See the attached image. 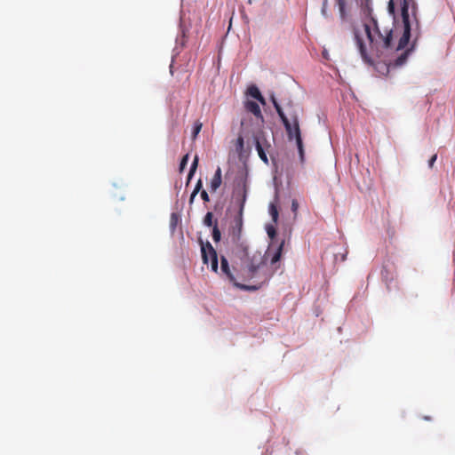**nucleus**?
<instances>
[{"instance_id":"nucleus-27","label":"nucleus","mask_w":455,"mask_h":455,"mask_svg":"<svg viewBox=\"0 0 455 455\" xmlns=\"http://www.w3.org/2000/svg\"><path fill=\"white\" fill-rule=\"evenodd\" d=\"M267 233H268L269 236H272L275 234V230L274 229H271V230L268 229Z\"/></svg>"},{"instance_id":"nucleus-25","label":"nucleus","mask_w":455,"mask_h":455,"mask_svg":"<svg viewBox=\"0 0 455 455\" xmlns=\"http://www.w3.org/2000/svg\"><path fill=\"white\" fill-rule=\"evenodd\" d=\"M436 159H437V155H436V154H435V155H433V156H431V158H430V159H429V161H428V166H429V168H433L434 164H435V162L436 161Z\"/></svg>"},{"instance_id":"nucleus-18","label":"nucleus","mask_w":455,"mask_h":455,"mask_svg":"<svg viewBox=\"0 0 455 455\" xmlns=\"http://www.w3.org/2000/svg\"><path fill=\"white\" fill-rule=\"evenodd\" d=\"M198 156H196L195 158H194V161L191 164V167H190V171H189V173H188V180L191 179V177L193 176V174L195 173L196 168H197V165H198Z\"/></svg>"},{"instance_id":"nucleus-1","label":"nucleus","mask_w":455,"mask_h":455,"mask_svg":"<svg viewBox=\"0 0 455 455\" xmlns=\"http://www.w3.org/2000/svg\"><path fill=\"white\" fill-rule=\"evenodd\" d=\"M401 7V15L403 24V31L399 38L396 46L393 44L394 31L392 29L384 30L381 32L377 20L373 18L371 19V25L364 23V32L372 51L379 52L381 50L401 51L406 48L411 38V24L409 8L411 7L412 13L415 16L416 3L414 0H389L387 10L390 15L395 19V6Z\"/></svg>"},{"instance_id":"nucleus-22","label":"nucleus","mask_w":455,"mask_h":455,"mask_svg":"<svg viewBox=\"0 0 455 455\" xmlns=\"http://www.w3.org/2000/svg\"><path fill=\"white\" fill-rule=\"evenodd\" d=\"M243 148V138L242 136H239L236 140V148L238 150H242Z\"/></svg>"},{"instance_id":"nucleus-8","label":"nucleus","mask_w":455,"mask_h":455,"mask_svg":"<svg viewBox=\"0 0 455 455\" xmlns=\"http://www.w3.org/2000/svg\"><path fill=\"white\" fill-rule=\"evenodd\" d=\"M412 48L413 45L411 46V49L404 50L392 63L389 64V66H393L395 68L403 66L406 62L408 55L410 52L412 50Z\"/></svg>"},{"instance_id":"nucleus-4","label":"nucleus","mask_w":455,"mask_h":455,"mask_svg":"<svg viewBox=\"0 0 455 455\" xmlns=\"http://www.w3.org/2000/svg\"><path fill=\"white\" fill-rule=\"evenodd\" d=\"M201 252L203 262L206 265L210 264L212 271H218V255L215 249L212 247L210 242L205 243L200 240Z\"/></svg>"},{"instance_id":"nucleus-3","label":"nucleus","mask_w":455,"mask_h":455,"mask_svg":"<svg viewBox=\"0 0 455 455\" xmlns=\"http://www.w3.org/2000/svg\"><path fill=\"white\" fill-rule=\"evenodd\" d=\"M271 101H272L275 109L276 110L279 117L281 118V120L285 127V130H286L289 139L291 140L292 136L294 134L295 140H296V144H297L299 153V157H300L301 162H303L304 161V149H303V143H302V139H301L300 130H299V116H298L297 113L293 112V113L290 114L291 119L292 121V124H291V123L290 122L288 117L285 116L283 108H281L280 104L277 102V100L274 95L271 96Z\"/></svg>"},{"instance_id":"nucleus-13","label":"nucleus","mask_w":455,"mask_h":455,"mask_svg":"<svg viewBox=\"0 0 455 455\" xmlns=\"http://www.w3.org/2000/svg\"><path fill=\"white\" fill-rule=\"evenodd\" d=\"M256 150L259 158L266 164H268V159L267 156V150H263L262 145L259 142L256 143Z\"/></svg>"},{"instance_id":"nucleus-16","label":"nucleus","mask_w":455,"mask_h":455,"mask_svg":"<svg viewBox=\"0 0 455 455\" xmlns=\"http://www.w3.org/2000/svg\"><path fill=\"white\" fill-rule=\"evenodd\" d=\"M202 188H203L202 180H198V181L196 184L195 189H194V191L191 194V196H190V199H189V203L190 204L193 202L195 196L202 189Z\"/></svg>"},{"instance_id":"nucleus-5","label":"nucleus","mask_w":455,"mask_h":455,"mask_svg":"<svg viewBox=\"0 0 455 455\" xmlns=\"http://www.w3.org/2000/svg\"><path fill=\"white\" fill-rule=\"evenodd\" d=\"M220 270L222 272L223 275H226V277L231 282L234 283L235 286L236 287H239L241 289H243V290H255L256 287H249L247 285H243V284H240L238 283L235 282V275H233V273L231 272L230 270V267H229V264H228V259L225 258V257H221L220 259Z\"/></svg>"},{"instance_id":"nucleus-17","label":"nucleus","mask_w":455,"mask_h":455,"mask_svg":"<svg viewBox=\"0 0 455 455\" xmlns=\"http://www.w3.org/2000/svg\"><path fill=\"white\" fill-rule=\"evenodd\" d=\"M220 238H221L220 231L218 228V226L215 224L212 228V239L214 242L218 243V242H220Z\"/></svg>"},{"instance_id":"nucleus-11","label":"nucleus","mask_w":455,"mask_h":455,"mask_svg":"<svg viewBox=\"0 0 455 455\" xmlns=\"http://www.w3.org/2000/svg\"><path fill=\"white\" fill-rule=\"evenodd\" d=\"M247 92H248V94L250 96H251L252 98L256 99L260 103H262V104L266 103L264 97L261 95V93H260V92H259V90L258 89L257 86H255V85L250 86L248 88Z\"/></svg>"},{"instance_id":"nucleus-6","label":"nucleus","mask_w":455,"mask_h":455,"mask_svg":"<svg viewBox=\"0 0 455 455\" xmlns=\"http://www.w3.org/2000/svg\"><path fill=\"white\" fill-rule=\"evenodd\" d=\"M354 34H355V44H356V46H357V48L359 50V52H360V55L362 57V59L363 60V61L365 63L372 64V60L370 57V55L368 54L367 48H366V45L363 43V40L360 37L359 34L356 31H355Z\"/></svg>"},{"instance_id":"nucleus-7","label":"nucleus","mask_w":455,"mask_h":455,"mask_svg":"<svg viewBox=\"0 0 455 455\" xmlns=\"http://www.w3.org/2000/svg\"><path fill=\"white\" fill-rule=\"evenodd\" d=\"M221 185V169L217 168L215 173L211 180L210 188L212 191H216Z\"/></svg>"},{"instance_id":"nucleus-19","label":"nucleus","mask_w":455,"mask_h":455,"mask_svg":"<svg viewBox=\"0 0 455 455\" xmlns=\"http://www.w3.org/2000/svg\"><path fill=\"white\" fill-rule=\"evenodd\" d=\"M212 219H213V214L210 212H207L204 219V224L207 227H212Z\"/></svg>"},{"instance_id":"nucleus-26","label":"nucleus","mask_w":455,"mask_h":455,"mask_svg":"<svg viewBox=\"0 0 455 455\" xmlns=\"http://www.w3.org/2000/svg\"><path fill=\"white\" fill-rule=\"evenodd\" d=\"M201 197H202V199L204 202H209L210 201L209 195H208V193L205 190H202L201 191Z\"/></svg>"},{"instance_id":"nucleus-10","label":"nucleus","mask_w":455,"mask_h":455,"mask_svg":"<svg viewBox=\"0 0 455 455\" xmlns=\"http://www.w3.org/2000/svg\"><path fill=\"white\" fill-rule=\"evenodd\" d=\"M245 108L247 111L252 113L257 117H262L261 110L258 103L255 101L248 100L245 103Z\"/></svg>"},{"instance_id":"nucleus-12","label":"nucleus","mask_w":455,"mask_h":455,"mask_svg":"<svg viewBox=\"0 0 455 455\" xmlns=\"http://www.w3.org/2000/svg\"><path fill=\"white\" fill-rule=\"evenodd\" d=\"M257 142H259L262 145L263 150H267L269 152V149L271 148V144L264 137L263 133L255 136V144Z\"/></svg>"},{"instance_id":"nucleus-15","label":"nucleus","mask_w":455,"mask_h":455,"mask_svg":"<svg viewBox=\"0 0 455 455\" xmlns=\"http://www.w3.org/2000/svg\"><path fill=\"white\" fill-rule=\"evenodd\" d=\"M269 213L272 217V220L276 222L278 219V211L275 204L272 203L269 204Z\"/></svg>"},{"instance_id":"nucleus-9","label":"nucleus","mask_w":455,"mask_h":455,"mask_svg":"<svg viewBox=\"0 0 455 455\" xmlns=\"http://www.w3.org/2000/svg\"><path fill=\"white\" fill-rule=\"evenodd\" d=\"M335 4L339 8V17L342 21H346L347 18V0H335Z\"/></svg>"},{"instance_id":"nucleus-21","label":"nucleus","mask_w":455,"mask_h":455,"mask_svg":"<svg viewBox=\"0 0 455 455\" xmlns=\"http://www.w3.org/2000/svg\"><path fill=\"white\" fill-rule=\"evenodd\" d=\"M188 155H185L181 161H180V172H182L184 171V169L186 168L187 164H188Z\"/></svg>"},{"instance_id":"nucleus-23","label":"nucleus","mask_w":455,"mask_h":455,"mask_svg":"<svg viewBox=\"0 0 455 455\" xmlns=\"http://www.w3.org/2000/svg\"><path fill=\"white\" fill-rule=\"evenodd\" d=\"M299 209V203L296 199H293L291 201V211L294 212V214H297Z\"/></svg>"},{"instance_id":"nucleus-2","label":"nucleus","mask_w":455,"mask_h":455,"mask_svg":"<svg viewBox=\"0 0 455 455\" xmlns=\"http://www.w3.org/2000/svg\"><path fill=\"white\" fill-rule=\"evenodd\" d=\"M248 188L244 180H241L235 187L233 196L235 202L239 206L238 214L235 220V227L233 232V240L238 242L243 226V212L247 199ZM234 252L242 260L241 271L243 275L250 279L259 278L261 282L268 279V275L265 272L267 268L264 256L260 252H254L250 255L248 246L241 242L236 243Z\"/></svg>"},{"instance_id":"nucleus-20","label":"nucleus","mask_w":455,"mask_h":455,"mask_svg":"<svg viewBox=\"0 0 455 455\" xmlns=\"http://www.w3.org/2000/svg\"><path fill=\"white\" fill-rule=\"evenodd\" d=\"M202 123L199 122V121H196L195 123V125H194V129H193V139H196L197 134L200 132L201 129H202Z\"/></svg>"},{"instance_id":"nucleus-24","label":"nucleus","mask_w":455,"mask_h":455,"mask_svg":"<svg viewBox=\"0 0 455 455\" xmlns=\"http://www.w3.org/2000/svg\"><path fill=\"white\" fill-rule=\"evenodd\" d=\"M327 5H328V0H323V7H322V14H323L324 17H328V13H327Z\"/></svg>"},{"instance_id":"nucleus-14","label":"nucleus","mask_w":455,"mask_h":455,"mask_svg":"<svg viewBox=\"0 0 455 455\" xmlns=\"http://www.w3.org/2000/svg\"><path fill=\"white\" fill-rule=\"evenodd\" d=\"M283 244H284V242L283 241L278 245L276 251L275 252V254L273 255V257L271 259V264H275L280 260Z\"/></svg>"}]
</instances>
